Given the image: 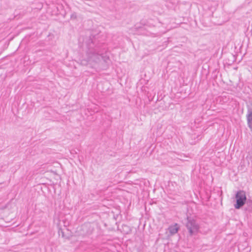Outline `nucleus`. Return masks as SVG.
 Here are the masks:
<instances>
[{
	"label": "nucleus",
	"instance_id": "f257e3e1",
	"mask_svg": "<svg viewBox=\"0 0 252 252\" xmlns=\"http://www.w3.org/2000/svg\"><path fill=\"white\" fill-rule=\"evenodd\" d=\"M87 50L86 51L87 59L82 60L81 63L84 65L88 63H98L103 61L105 63L109 59L107 56H104L103 53L106 52L104 45L101 43H97L96 39L90 38L87 43Z\"/></svg>",
	"mask_w": 252,
	"mask_h": 252
},
{
	"label": "nucleus",
	"instance_id": "f03ea898",
	"mask_svg": "<svg viewBox=\"0 0 252 252\" xmlns=\"http://www.w3.org/2000/svg\"><path fill=\"white\" fill-rule=\"evenodd\" d=\"M186 226L188 230L189 236L196 235L199 229V225L196 220L189 217H187Z\"/></svg>",
	"mask_w": 252,
	"mask_h": 252
},
{
	"label": "nucleus",
	"instance_id": "7ed1b4c3",
	"mask_svg": "<svg viewBox=\"0 0 252 252\" xmlns=\"http://www.w3.org/2000/svg\"><path fill=\"white\" fill-rule=\"evenodd\" d=\"M236 199V204H234V207L236 209L241 208L247 202V197L246 192L244 190H239L235 195Z\"/></svg>",
	"mask_w": 252,
	"mask_h": 252
},
{
	"label": "nucleus",
	"instance_id": "20e7f679",
	"mask_svg": "<svg viewBox=\"0 0 252 252\" xmlns=\"http://www.w3.org/2000/svg\"><path fill=\"white\" fill-rule=\"evenodd\" d=\"M94 230V228L91 223H85L81 227V235L83 236H89L92 234Z\"/></svg>",
	"mask_w": 252,
	"mask_h": 252
},
{
	"label": "nucleus",
	"instance_id": "39448f33",
	"mask_svg": "<svg viewBox=\"0 0 252 252\" xmlns=\"http://www.w3.org/2000/svg\"><path fill=\"white\" fill-rule=\"evenodd\" d=\"M247 119L249 127L252 131V109L248 110Z\"/></svg>",
	"mask_w": 252,
	"mask_h": 252
},
{
	"label": "nucleus",
	"instance_id": "423d86ee",
	"mask_svg": "<svg viewBox=\"0 0 252 252\" xmlns=\"http://www.w3.org/2000/svg\"><path fill=\"white\" fill-rule=\"evenodd\" d=\"M179 229V227L177 223H175L174 225H170L169 226L168 229L170 233L172 235L176 233Z\"/></svg>",
	"mask_w": 252,
	"mask_h": 252
},
{
	"label": "nucleus",
	"instance_id": "0eeeda50",
	"mask_svg": "<svg viewBox=\"0 0 252 252\" xmlns=\"http://www.w3.org/2000/svg\"><path fill=\"white\" fill-rule=\"evenodd\" d=\"M122 231L125 234H129L131 232V228L126 224H123L122 225Z\"/></svg>",
	"mask_w": 252,
	"mask_h": 252
},
{
	"label": "nucleus",
	"instance_id": "6e6552de",
	"mask_svg": "<svg viewBox=\"0 0 252 252\" xmlns=\"http://www.w3.org/2000/svg\"><path fill=\"white\" fill-rule=\"evenodd\" d=\"M245 204L247 206L246 210L249 212H252V200L248 199Z\"/></svg>",
	"mask_w": 252,
	"mask_h": 252
},
{
	"label": "nucleus",
	"instance_id": "1a4fd4ad",
	"mask_svg": "<svg viewBox=\"0 0 252 252\" xmlns=\"http://www.w3.org/2000/svg\"><path fill=\"white\" fill-rule=\"evenodd\" d=\"M171 2L170 1L167 2V6L169 7L170 6L169 4H171Z\"/></svg>",
	"mask_w": 252,
	"mask_h": 252
}]
</instances>
